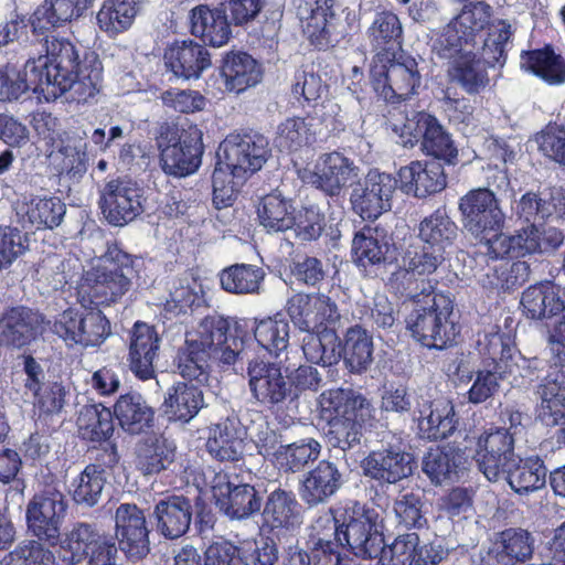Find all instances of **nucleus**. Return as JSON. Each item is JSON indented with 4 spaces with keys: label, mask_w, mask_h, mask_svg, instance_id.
<instances>
[{
    "label": "nucleus",
    "mask_w": 565,
    "mask_h": 565,
    "mask_svg": "<svg viewBox=\"0 0 565 565\" xmlns=\"http://www.w3.org/2000/svg\"><path fill=\"white\" fill-rule=\"evenodd\" d=\"M519 218L529 223L527 226L509 235L498 233L489 238L488 255L492 259L520 258L534 254H554L564 244L565 235L555 226L540 227L536 222H547L552 216L565 222V190L553 188L548 198L539 193L525 192L516 205Z\"/></svg>",
    "instance_id": "nucleus-1"
},
{
    "label": "nucleus",
    "mask_w": 565,
    "mask_h": 565,
    "mask_svg": "<svg viewBox=\"0 0 565 565\" xmlns=\"http://www.w3.org/2000/svg\"><path fill=\"white\" fill-rule=\"evenodd\" d=\"M46 54L29 60L32 83L40 84L45 99L70 93V99L86 102L99 90L102 70L95 64L88 70L79 62V51L67 39H46Z\"/></svg>",
    "instance_id": "nucleus-2"
},
{
    "label": "nucleus",
    "mask_w": 565,
    "mask_h": 565,
    "mask_svg": "<svg viewBox=\"0 0 565 565\" xmlns=\"http://www.w3.org/2000/svg\"><path fill=\"white\" fill-rule=\"evenodd\" d=\"M268 152V141L258 135H230L220 143L212 174L217 209L233 204L238 189L263 167Z\"/></svg>",
    "instance_id": "nucleus-3"
},
{
    "label": "nucleus",
    "mask_w": 565,
    "mask_h": 565,
    "mask_svg": "<svg viewBox=\"0 0 565 565\" xmlns=\"http://www.w3.org/2000/svg\"><path fill=\"white\" fill-rule=\"evenodd\" d=\"M136 260L117 244H108L107 250L92 263L78 284L82 306L110 305L121 299L138 276Z\"/></svg>",
    "instance_id": "nucleus-4"
},
{
    "label": "nucleus",
    "mask_w": 565,
    "mask_h": 565,
    "mask_svg": "<svg viewBox=\"0 0 565 565\" xmlns=\"http://www.w3.org/2000/svg\"><path fill=\"white\" fill-rule=\"evenodd\" d=\"M321 406L330 414L329 444L343 451L360 445L364 426L374 418L370 401L351 388H337L321 395Z\"/></svg>",
    "instance_id": "nucleus-5"
},
{
    "label": "nucleus",
    "mask_w": 565,
    "mask_h": 565,
    "mask_svg": "<svg viewBox=\"0 0 565 565\" xmlns=\"http://www.w3.org/2000/svg\"><path fill=\"white\" fill-rule=\"evenodd\" d=\"M415 308L406 323L412 335L427 348L444 349L456 345L459 330L452 320L454 299L445 294L409 295Z\"/></svg>",
    "instance_id": "nucleus-6"
},
{
    "label": "nucleus",
    "mask_w": 565,
    "mask_h": 565,
    "mask_svg": "<svg viewBox=\"0 0 565 565\" xmlns=\"http://www.w3.org/2000/svg\"><path fill=\"white\" fill-rule=\"evenodd\" d=\"M162 170L170 175L186 177L201 166L203 153L202 131L195 125L179 129L164 124L157 136Z\"/></svg>",
    "instance_id": "nucleus-7"
},
{
    "label": "nucleus",
    "mask_w": 565,
    "mask_h": 565,
    "mask_svg": "<svg viewBox=\"0 0 565 565\" xmlns=\"http://www.w3.org/2000/svg\"><path fill=\"white\" fill-rule=\"evenodd\" d=\"M370 73L375 93L386 102L406 99L420 84L416 60L403 52L381 53L373 58Z\"/></svg>",
    "instance_id": "nucleus-8"
},
{
    "label": "nucleus",
    "mask_w": 565,
    "mask_h": 565,
    "mask_svg": "<svg viewBox=\"0 0 565 565\" xmlns=\"http://www.w3.org/2000/svg\"><path fill=\"white\" fill-rule=\"evenodd\" d=\"M520 310L529 320L544 321L562 315L554 328L558 344L557 359L565 364V290L554 280L544 279L526 287L521 295Z\"/></svg>",
    "instance_id": "nucleus-9"
},
{
    "label": "nucleus",
    "mask_w": 565,
    "mask_h": 565,
    "mask_svg": "<svg viewBox=\"0 0 565 565\" xmlns=\"http://www.w3.org/2000/svg\"><path fill=\"white\" fill-rule=\"evenodd\" d=\"M230 323L221 316H209L189 334L186 343L193 353H204L221 366L235 365L244 358L243 340L228 334Z\"/></svg>",
    "instance_id": "nucleus-10"
},
{
    "label": "nucleus",
    "mask_w": 565,
    "mask_h": 565,
    "mask_svg": "<svg viewBox=\"0 0 565 565\" xmlns=\"http://www.w3.org/2000/svg\"><path fill=\"white\" fill-rule=\"evenodd\" d=\"M62 548L64 559L71 564L87 561L88 565H113L118 554L114 537L88 523L76 524Z\"/></svg>",
    "instance_id": "nucleus-11"
},
{
    "label": "nucleus",
    "mask_w": 565,
    "mask_h": 565,
    "mask_svg": "<svg viewBox=\"0 0 565 565\" xmlns=\"http://www.w3.org/2000/svg\"><path fill=\"white\" fill-rule=\"evenodd\" d=\"M248 388L255 401L268 408L282 405L296 397L290 377L277 363L258 356L249 359L246 367Z\"/></svg>",
    "instance_id": "nucleus-12"
},
{
    "label": "nucleus",
    "mask_w": 565,
    "mask_h": 565,
    "mask_svg": "<svg viewBox=\"0 0 565 565\" xmlns=\"http://www.w3.org/2000/svg\"><path fill=\"white\" fill-rule=\"evenodd\" d=\"M405 147H413L420 140L422 150L436 159L454 164L457 159V147L450 135L438 120L424 111L407 118L401 132Z\"/></svg>",
    "instance_id": "nucleus-13"
},
{
    "label": "nucleus",
    "mask_w": 565,
    "mask_h": 565,
    "mask_svg": "<svg viewBox=\"0 0 565 565\" xmlns=\"http://www.w3.org/2000/svg\"><path fill=\"white\" fill-rule=\"evenodd\" d=\"M397 179L377 169L370 170L363 182L352 190L350 202L353 211L363 220H375L392 209V198Z\"/></svg>",
    "instance_id": "nucleus-14"
},
{
    "label": "nucleus",
    "mask_w": 565,
    "mask_h": 565,
    "mask_svg": "<svg viewBox=\"0 0 565 565\" xmlns=\"http://www.w3.org/2000/svg\"><path fill=\"white\" fill-rule=\"evenodd\" d=\"M142 189L127 179H111L100 190L99 205L107 222L124 226L143 212Z\"/></svg>",
    "instance_id": "nucleus-15"
},
{
    "label": "nucleus",
    "mask_w": 565,
    "mask_h": 565,
    "mask_svg": "<svg viewBox=\"0 0 565 565\" xmlns=\"http://www.w3.org/2000/svg\"><path fill=\"white\" fill-rule=\"evenodd\" d=\"M473 458L490 482L500 480L518 458L513 434L502 427L486 430L478 438Z\"/></svg>",
    "instance_id": "nucleus-16"
},
{
    "label": "nucleus",
    "mask_w": 565,
    "mask_h": 565,
    "mask_svg": "<svg viewBox=\"0 0 565 565\" xmlns=\"http://www.w3.org/2000/svg\"><path fill=\"white\" fill-rule=\"evenodd\" d=\"M360 174L354 162L340 152L324 153L318 158L313 170L300 171L301 180L327 195L338 196Z\"/></svg>",
    "instance_id": "nucleus-17"
},
{
    "label": "nucleus",
    "mask_w": 565,
    "mask_h": 565,
    "mask_svg": "<svg viewBox=\"0 0 565 565\" xmlns=\"http://www.w3.org/2000/svg\"><path fill=\"white\" fill-rule=\"evenodd\" d=\"M66 510L67 503L60 490L52 487L44 489L26 507L29 530L40 540L56 541Z\"/></svg>",
    "instance_id": "nucleus-18"
},
{
    "label": "nucleus",
    "mask_w": 565,
    "mask_h": 565,
    "mask_svg": "<svg viewBox=\"0 0 565 565\" xmlns=\"http://www.w3.org/2000/svg\"><path fill=\"white\" fill-rule=\"evenodd\" d=\"M376 519L374 510L359 508L353 510L348 522L344 518L343 523L338 524L342 543L359 557L373 558L381 553L383 534Z\"/></svg>",
    "instance_id": "nucleus-19"
},
{
    "label": "nucleus",
    "mask_w": 565,
    "mask_h": 565,
    "mask_svg": "<svg viewBox=\"0 0 565 565\" xmlns=\"http://www.w3.org/2000/svg\"><path fill=\"white\" fill-rule=\"evenodd\" d=\"M286 310L294 324L305 332H316L340 318L335 302L323 294H296L288 299Z\"/></svg>",
    "instance_id": "nucleus-20"
},
{
    "label": "nucleus",
    "mask_w": 565,
    "mask_h": 565,
    "mask_svg": "<svg viewBox=\"0 0 565 565\" xmlns=\"http://www.w3.org/2000/svg\"><path fill=\"white\" fill-rule=\"evenodd\" d=\"M363 473L381 483H396L412 475L414 459L398 446L371 451L361 463Z\"/></svg>",
    "instance_id": "nucleus-21"
},
{
    "label": "nucleus",
    "mask_w": 565,
    "mask_h": 565,
    "mask_svg": "<svg viewBox=\"0 0 565 565\" xmlns=\"http://www.w3.org/2000/svg\"><path fill=\"white\" fill-rule=\"evenodd\" d=\"M116 537L120 550L129 557L146 556L149 547V532L146 516L136 504L121 503L115 513Z\"/></svg>",
    "instance_id": "nucleus-22"
},
{
    "label": "nucleus",
    "mask_w": 565,
    "mask_h": 565,
    "mask_svg": "<svg viewBox=\"0 0 565 565\" xmlns=\"http://www.w3.org/2000/svg\"><path fill=\"white\" fill-rule=\"evenodd\" d=\"M338 522L337 516L324 513L311 525L308 544L312 565H341L344 543L340 536Z\"/></svg>",
    "instance_id": "nucleus-23"
},
{
    "label": "nucleus",
    "mask_w": 565,
    "mask_h": 565,
    "mask_svg": "<svg viewBox=\"0 0 565 565\" xmlns=\"http://www.w3.org/2000/svg\"><path fill=\"white\" fill-rule=\"evenodd\" d=\"M443 259V253H438L436 248L419 243L411 244L402 256L396 278L402 281L409 295H414L412 285L418 280L423 285L422 292H433V287L425 277L435 273Z\"/></svg>",
    "instance_id": "nucleus-24"
},
{
    "label": "nucleus",
    "mask_w": 565,
    "mask_h": 565,
    "mask_svg": "<svg viewBox=\"0 0 565 565\" xmlns=\"http://www.w3.org/2000/svg\"><path fill=\"white\" fill-rule=\"evenodd\" d=\"M65 212V204L56 196L22 195L15 204L18 222L29 230L57 227Z\"/></svg>",
    "instance_id": "nucleus-25"
},
{
    "label": "nucleus",
    "mask_w": 565,
    "mask_h": 565,
    "mask_svg": "<svg viewBox=\"0 0 565 565\" xmlns=\"http://www.w3.org/2000/svg\"><path fill=\"white\" fill-rule=\"evenodd\" d=\"M393 256V239L383 227L365 226L352 241V257L359 267L380 266L390 262Z\"/></svg>",
    "instance_id": "nucleus-26"
},
{
    "label": "nucleus",
    "mask_w": 565,
    "mask_h": 565,
    "mask_svg": "<svg viewBox=\"0 0 565 565\" xmlns=\"http://www.w3.org/2000/svg\"><path fill=\"white\" fill-rule=\"evenodd\" d=\"M537 393L536 419L547 428H555L565 420V371L548 372L537 386Z\"/></svg>",
    "instance_id": "nucleus-27"
},
{
    "label": "nucleus",
    "mask_w": 565,
    "mask_h": 565,
    "mask_svg": "<svg viewBox=\"0 0 565 565\" xmlns=\"http://www.w3.org/2000/svg\"><path fill=\"white\" fill-rule=\"evenodd\" d=\"M190 25L194 36L214 47L223 46L232 36L226 9L222 3L213 8L207 4L194 7L190 11Z\"/></svg>",
    "instance_id": "nucleus-28"
},
{
    "label": "nucleus",
    "mask_w": 565,
    "mask_h": 565,
    "mask_svg": "<svg viewBox=\"0 0 565 565\" xmlns=\"http://www.w3.org/2000/svg\"><path fill=\"white\" fill-rule=\"evenodd\" d=\"M160 338L152 326L136 322L129 347V366L141 381L154 376L153 361L158 356Z\"/></svg>",
    "instance_id": "nucleus-29"
},
{
    "label": "nucleus",
    "mask_w": 565,
    "mask_h": 565,
    "mask_svg": "<svg viewBox=\"0 0 565 565\" xmlns=\"http://www.w3.org/2000/svg\"><path fill=\"white\" fill-rule=\"evenodd\" d=\"M342 486V475L330 461L321 460L308 471L299 489L301 500L309 507L327 502Z\"/></svg>",
    "instance_id": "nucleus-30"
},
{
    "label": "nucleus",
    "mask_w": 565,
    "mask_h": 565,
    "mask_svg": "<svg viewBox=\"0 0 565 565\" xmlns=\"http://www.w3.org/2000/svg\"><path fill=\"white\" fill-rule=\"evenodd\" d=\"M167 67L184 79L198 78L211 66L209 51L193 41L174 42L164 53Z\"/></svg>",
    "instance_id": "nucleus-31"
},
{
    "label": "nucleus",
    "mask_w": 565,
    "mask_h": 565,
    "mask_svg": "<svg viewBox=\"0 0 565 565\" xmlns=\"http://www.w3.org/2000/svg\"><path fill=\"white\" fill-rule=\"evenodd\" d=\"M520 67L548 85L565 83V58L555 52L552 44L533 50H523L520 54Z\"/></svg>",
    "instance_id": "nucleus-32"
},
{
    "label": "nucleus",
    "mask_w": 565,
    "mask_h": 565,
    "mask_svg": "<svg viewBox=\"0 0 565 565\" xmlns=\"http://www.w3.org/2000/svg\"><path fill=\"white\" fill-rule=\"evenodd\" d=\"M402 189L417 198H426L446 186L443 167L437 161H414L399 170Z\"/></svg>",
    "instance_id": "nucleus-33"
},
{
    "label": "nucleus",
    "mask_w": 565,
    "mask_h": 565,
    "mask_svg": "<svg viewBox=\"0 0 565 565\" xmlns=\"http://www.w3.org/2000/svg\"><path fill=\"white\" fill-rule=\"evenodd\" d=\"M157 530L167 539L181 537L190 527L192 504L183 495L160 500L154 507Z\"/></svg>",
    "instance_id": "nucleus-34"
},
{
    "label": "nucleus",
    "mask_w": 565,
    "mask_h": 565,
    "mask_svg": "<svg viewBox=\"0 0 565 565\" xmlns=\"http://www.w3.org/2000/svg\"><path fill=\"white\" fill-rule=\"evenodd\" d=\"M461 212L469 218L478 231L499 228L503 222V214L492 191L478 189L461 198ZM468 226V224L466 225Z\"/></svg>",
    "instance_id": "nucleus-35"
},
{
    "label": "nucleus",
    "mask_w": 565,
    "mask_h": 565,
    "mask_svg": "<svg viewBox=\"0 0 565 565\" xmlns=\"http://www.w3.org/2000/svg\"><path fill=\"white\" fill-rule=\"evenodd\" d=\"M454 405L445 398L424 403L417 418L418 434L425 439H444L454 433L457 420Z\"/></svg>",
    "instance_id": "nucleus-36"
},
{
    "label": "nucleus",
    "mask_w": 565,
    "mask_h": 565,
    "mask_svg": "<svg viewBox=\"0 0 565 565\" xmlns=\"http://www.w3.org/2000/svg\"><path fill=\"white\" fill-rule=\"evenodd\" d=\"M221 75L225 89L239 94L260 82V66L245 52H230L223 58Z\"/></svg>",
    "instance_id": "nucleus-37"
},
{
    "label": "nucleus",
    "mask_w": 565,
    "mask_h": 565,
    "mask_svg": "<svg viewBox=\"0 0 565 565\" xmlns=\"http://www.w3.org/2000/svg\"><path fill=\"white\" fill-rule=\"evenodd\" d=\"M547 468L539 455L518 458L503 477L510 488L519 494H526L545 487Z\"/></svg>",
    "instance_id": "nucleus-38"
},
{
    "label": "nucleus",
    "mask_w": 565,
    "mask_h": 565,
    "mask_svg": "<svg viewBox=\"0 0 565 565\" xmlns=\"http://www.w3.org/2000/svg\"><path fill=\"white\" fill-rule=\"evenodd\" d=\"M458 17H455L441 31L434 42L436 54L449 63L448 75L451 85L444 92V98L450 106L446 110H457L456 86L459 83V30L457 28Z\"/></svg>",
    "instance_id": "nucleus-39"
},
{
    "label": "nucleus",
    "mask_w": 565,
    "mask_h": 565,
    "mask_svg": "<svg viewBox=\"0 0 565 565\" xmlns=\"http://www.w3.org/2000/svg\"><path fill=\"white\" fill-rule=\"evenodd\" d=\"M366 36L374 57L385 53H396L403 43V25L397 14L388 10H382L374 14V19L366 30Z\"/></svg>",
    "instance_id": "nucleus-40"
},
{
    "label": "nucleus",
    "mask_w": 565,
    "mask_h": 565,
    "mask_svg": "<svg viewBox=\"0 0 565 565\" xmlns=\"http://www.w3.org/2000/svg\"><path fill=\"white\" fill-rule=\"evenodd\" d=\"M177 447L162 436H149L136 448V466L145 476L157 475L174 462Z\"/></svg>",
    "instance_id": "nucleus-41"
},
{
    "label": "nucleus",
    "mask_w": 565,
    "mask_h": 565,
    "mask_svg": "<svg viewBox=\"0 0 565 565\" xmlns=\"http://www.w3.org/2000/svg\"><path fill=\"white\" fill-rule=\"evenodd\" d=\"M209 454L220 461H237L243 455V437L235 418H226L210 427Z\"/></svg>",
    "instance_id": "nucleus-42"
},
{
    "label": "nucleus",
    "mask_w": 565,
    "mask_h": 565,
    "mask_svg": "<svg viewBox=\"0 0 565 565\" xmlns=\"http://www.w3.org/2000/svg\"><path fill=\"white\" fill-rule=\"evenodd\" d=\"M163 405L169 418L188 423L203 408V392L194 383L178 382L168 390Z\"/></svg>",
    "instance_id": "nucleus-43"
},
{
    "label": "nucleus",
    "mask_w": 565,
    "mask_h": 565,
    "mask_svg": "<svg viewBox=\"0 0 565 565\" xmlns=\"http://www.w3.org/2000/svg\"><path fill=\"white\" fill-rule=\"evenodd\" d=\"M92 0H45L31 17L34 31L50 30L79 17Z\"/></svg>",
    "instance_id": "nucleus-44"
},
{
    "label": "nucleus",
    "mask_w": 565,
    "mask_h": 565,
    "mask_svg": "<svg viewBox=\"0 0 565 565\" xmlns=\"http://www.w3.org/2000/svg\"><path fill=\"white\" fill-rule=\"evenodd\" d=\"M120 426L129 434H140L152 425L154 412L138 393L121 395L115 406Z\"/></svg>",
    "instance_id": "nucleus-45"
},
{
    "label": "nucleus",
    "mask_w": 565,
    "mask_h": 565,
    "mask_svg": "<svg viewBox=\"0 0 565 565\" xmlns=\"http://www.w3.org/2000/svg\"><path fill=\"white\" fill-rule=\"evenodd\" d=\"M494 551L499 563L505 565L523 563L533 554L534 539L527 530L509 527L498 534Z\"/></svg>",
    "instance_id": "nucleus-46"
},
{
    "label": "nucleus",
    "mask_w": 565,
    "mask_h": 565,
    "mask_svg": "<svg viewBox=\"0 0 565 565\" xmlns=\"http://www.w3.org/2000/svg\"><path fill=\"white\" fill-rule=\"evenodd\" d=\"M340 353L351 373L365 372L373 362L372 337L359 326L349 328L344 334Z\"/></svg>",
    "instance_id": "nucleus-47"
},
{
    "label": "nucleus",
    "mask_w": 565,
    "mask_h": 565,
    "mask_svg": "<svg viewBox=\"0 0 565 565\" xmlns=\"http://www.w3.org/2000/svg\"><path fill=\"white\" fill-rule=\"evenodd\" d=\"M264 518L271 527H296L301 524L300 505L294 493L277 489L265 503Z\"/></svg>",
    "instance_id": "nucleus-48"
},
{
    "label": "nucleus",
    "mask_w": 565,
    "mask_h": 565,
    "mask_svg": "<svg viewBox=\"0 0 565 565\" xmlns=\"http://www.w3.org/2000/svg\"><path fill=\"white\" fill-rule=\"evenodd\" d=\"M140 9V0H105L97 13L99 28L109 35L128 30Z\"/></svg>",
    "instance_id": "nucleus-49"
},
{
    "label": "nucleus",
    "mask_w": 565,
    "mask_h": 565,
    "mask_svg": "<svg viewBox=\"0 0 565 565\" xmlns=\"http://www.w3.org/2000/svg\"><path fill=\"white\" fill-rule=\"evenodd\" d=\"M302 351L309 362L323 366L333 365L341 359L338 335L327 327L321 331L308 332L302 340Z\"/></svg>",
    "instance_id": "nucleus-50"
},
{
    "label": "nucleus",
    "mask_w": 565,
    "mask_h": 565,
    "mask_svg": "<svg viewBox=\"0 0 565 565\" xmlns=\"http://www.w3.org/2000/svg\"><path fill=\"white\" fill-rule=\"evenodd\" d=\"M264 278L263 268L249 264H235L220 274L222 288L234 295L259 294Z\"/></svg>",
    "instance_id": "nucleus-51"
},
{
    "label": "nucleus",
    "mask_w": 565,
    "mask_h": 565,
    "mask_svg": "<svg viewBox=\"0 0 565 565\" xmlns=\"http://www.w3.org/2000/svg\"><path fill=\"white\" fill-rule=\"evenodd\" d=\"M2 340L13 347H23L38 333L39 316L26 309H12L1 321Z\"/></svg>",
    "instance_id": "nucleus-52"
},
{
    "label": "nucleus",
    "mask_w": 565,
    "mask_h": 565,
    "mask_svg": "<svg viewBox=\"0 0 565 565\" xmlns=\"http://www.w3.org/2000/svg\"><path fill=\"white\" fill-rule=\"evenodd\" d=\"M418 235L428 247L443 253L457 237V225L448 217L445 211L437 210L425 217L418 226Z\"/></svg>",
    "instance_id": "nucleus-53"
},
{
    "label": "nucleus",
    "mask_w": 565,
    "mask_h": 565,
    "mask_svg": "<svg viewBox=\"0 0 565 565\" xmlns=\"http://www.w3.org/2000/svg\"><path fill=\"white\" fill-rule=\"evenodd\" d=\"M458 458L455 447L444 446L441 449L429 451L424 457L423 471L436 484L451 486L459 478Z\"/></svg>",
    "instance_id": "nucleus-54"
},
{
    "label": "nucleus",
    "mask_w": 565,
    "mask_h": 565,
    "mask_svg": "<svg viewBox=\"0 0 565 565\" xmlns=\"http://www.w3.org/2000/svg\"><path fill=\"white\" fill-rule=\"evenodd\" d=\"M257 215L267 232H285L295 222L291 203L279 193L265 195L258 205Z\"/></svg>",
    "instance_id": "nucleus-55"
},
{
    "label": "nucleus",
    "mask_w": 565,
    "mask_h": 565,
    "mask_svg": "<svg viewBox=\"0 0 565 565\" xmlns=\"http://www.w3.org/2000/svg\"><path fill=\"white\" fill-rule=\"evenodd\" d=\"M106 484V471L99 465H88L71 483L73 500L81 505H96Z\"/></svg>",
    "instance_id": "nucleus-56"
},
{
    "label": "nucleus",
    "mask_w": 565,
    "mask_h": 565,
    "mask_svg": "<svg viewBox=\"0 0 565 565\" xmlns=\"http://www.w3.org/2000/svg\"><path fill=\"white\" fill-rule=\"evenodd\" d=\"M77 426L84 439L106 440L114 433L113 413L102 404L85 405L79 412Z\"/></svg>",
    "instance_id": "nucleus-57"
},
{
    "label": "nucleus",
    "mask_w": 565,
    "mask_h": 565,
    "mask_svg": "<svg viewBox=\"0 0 565 565\" xmlns=\"http://www.w3.org/2000/svg\"><path fill=\"white\" fill-rule=\"evenodd\" d=\"M263 499L253 486L236 484L221 499L220 509L231 519H247L260 511Z\"/></svg>",
    "instance_id": "nucleus-58"
},
{
    "label": "nucleus",
    "mask_w": 565,
    "mask_h": 565,
    "mask_svg": "<svg viewBox=\"0 0 565 565\" xmlns=\"http://www.w3.org/2000/svg\"><path fill=\"white\" fill-rule=\"evenodd\" d=\"M289 324L279 315L255 320L254 335L258 344L278 358L289 345Z\"/></svg>",
    "instance_id": "nucleus-59"
},
{
    "label": "nucleus",
    "mask_w": 565,
    "mask_h": 565,
    "mask_svg": "<svg viewBox=\"0 0 565 565\" xmlns=\"http://www.w3.org/2000/svg\"><path fill=\"white\" fill-rule=\"evenodd\" d=\"M311 126L300 117L287 118L277 127L275 146L286 152H295L310 146L316 141V132Z\"/></svg>",
    "instance_id": "nucleus-60"
},
{
    "label": "nucleus",
    "mask_w": 565,
    "mask_h": 565,
    "mask_svg": "<svg viewBox=\"0 0 565 565\" xmlns=\"http://www.w3.org/2000/svg\"><path fill=\"white\" fill-rule=\"evenodd\" d=\"M321 445L313 438H303L286 444L278 456L277 466L286 472H298L318 459Z\"/></svg>",
    "instance_id": "nucleus-61"
},
{
    "label": "nucleus",
    "mask_w": 565,
    "mask_h": 565,
    "mask_svg": "<svg viewBox=\"0 0 565 565\" xmlns=\"http://www.w3.org/2000/svg\"><path fill=\"white\" fill-rule=\"evenodd\" d=\"M329 18L328 9L317 7L310 14L302 19V31L305 36L319 50L333 46L338 39L333 34V25Z\"/></svg>",
    "instance_id": "nucleus-62"
},
{
    "label": "nucleus",
    "mask_w": 565,
    "mask_h": 565,
    "mask_svg": "<svg viewBox=\"0 0 565 565\" xmlns=\"http://www.w3.org/2000/svg\"><path fill=\"white\" fill-rule=\"evenodd\" d=\"M514 351L515 349L504 341L502 335H493L486 347L482 365L504 379L513 372V367L516 365Z\"/></svg>",
    "instance_id": "nucleus-63"
},
{
    "label": "nucleus",
    "mask_w": 565,
    "mask_h": 565,
    "mask_svg": "<svg viewBox=\"0 0 565 565\" xmlns=\"http://www.w3.org/2000/svg\"><path fill=\"white\" fill-rule=\"evenodd\" d=\"M54 555L40 542L25 541L9 553L0 565H53Z\"/></svg>",
    "instance_id": "nucleus-64"
}]
</instances>
